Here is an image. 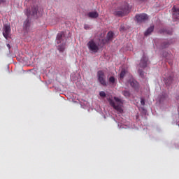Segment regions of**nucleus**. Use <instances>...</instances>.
Here are the masks:
<instances>
[{"label":"nucleus","mask_w":179,"mask_h":179,"mask_svg":"<svg viewBox=\"0 0 179 179\" xmlns=\"http://www.w3.org/2000/svg\"><path fill=\"white\" fill-rule=\"evenodd\" d=\"M138 72L140 76L143 79H145V71H143L142 69H138Z\"/></svg>","instance_id":"nucleus-17"},{"label":"nucleus","mask_w":179,"mask_h":179,"mask_svg":"<svg viewBox=\"0 0 179 179\" xmlns=\"http://www.w3.org/2000/svg\"><path fill=\"white\" fill-rule=\"evenodd\" d=\"M84 29H85V30L89 29V25L85 24V25L84 26Z\"/></svg>","instance_id":"nucleus-25"},{"label":"nucleus","mask_w":179,"mask_h":179,"mask_svg":"<svg viewBox=\"0 0 179 179\" xmlns=\"http://www.w3.org/2000/svg\"><path fill=\"white\" fill-rule=\"evenodd\" d=\"M153 30H155V27L154 26L150 27L147 29V31L145 32V34H144L145 36H149V34H150L153 31Z\"/></svg>","instance_id":"nucleus-15"},{"label":"nucleus","mask_w":179,"mask_h":179,"mask_svg":"<svg viewBox=\"0 0 179 179\" xmlns=\"http://www.w3.org/2000/svg\"><path fill=\"white\" fill-rule=\"evenodd\" d=\"M87 16L91 19H97V17H99V13H97L96 11L90 12L88 13Z\"/></svg>","instance_id":"nucleus-11"},{"label":"nucleus","mask_w":179,"mask_h":179,"mask_svg":"<svg viewBox=\"0 0 179 179\" xmlns=\"http://www.w3.org/2000/svg\"><path fill=\"white\" fill-rule=\"evenodd\" d=\"M87 45L90 51H92L93 52H97L99 51V45L94 41H89Z\"/></svg>","instance_id":"nucleus-7"},{"label":"nucleus","mask_w":179,"mask_h":179,"mask_svg":"<svg viewBox=\"0 0 179 179\" xmlns=\"http://www.w3.org/2000/svg\"><path fill=\"white\" fill-rule=\"evenodd\" d=\"M125 75H127V71L125 70H122V71L120 73V79H124Z\"/></svg>","instance_id":"nucleus-16"},{"label":"nucleus","mask_w":179,"mask_h":179,"mask_svg":"<svg viewBox=\"0 0 179 179\" xmlns=\"http://www.w3.org/2000/svg\"><path fill=\"white\" fill-rule=\"evenodd\" d=\"M148 65H149V58L144 54L140 60L139 66L145 69L148 67Z\"/></svg>","instance_id":"nucleus-5"},{"label":"nucleus","mask_w":179,"mask_h":179,"mask_svg":"<svg viewBox=\"0 0 179 179\" xmlns=\"http://www.w3.org/2000/svg\"><path fill=\"white\" fill-rule=\"evenodd\" d=\"M24 13L30 19V17H37L38 13V6H31V8L24 10Z\"/></svg>","instance_id":"nucleus-3"},{"label":"nucleus","mask_w":179,"mask_h":179,"mask_svg":"<svg viewBox=\"0 0 179 179\" xmlns=\"http://www.w3.org/2000/svg\"><path fill=\"white\" fill-rule=\"evenodd\" d=\"M109 83L110 85H114L115 83V78H114V76H110L109 78Z\"/></svg>","instance_id":"nucleus-18"},{"label":"nucleus","mask_w":179,"mask_h":179,"mask_svg":"<svg viewBox=\"0 0 179 179\" xmlns=\"http://www.w3.org/2000/svg\"><path fill=\"white\" fill-rule=\"evenodd\" d=\"M135 17L137 23H145L149 19V16L146 13L137 14Z\"/></svg>","instance_id":"nucleus-4"},{"label":"nucleus","mask_w":179,"mask_h":179,"mask_svg":"<svg viewBox=\"0 0 179 179\" xmlns=\"http://www.w3.org/2000/svg\"><path fill=\"white\" fill-rule=\"evenodd\" d=\"M169 45H170V42L169 41H164L162 43V48H167V47H169Z\"/></svg>","instance_id":"nucleus-21"},{"label":"nucleus","mask_w":179,"mask_h":179,"mask_svg":"<svg viewBox=\"0 0 179 179\" xmlns=\"http://www.w3.org/2000/svg\"><path fill=\"white\" fill-rule=\"evenodd\" d=\"M172 12H173V19L174 20V22H177V20H179V8L176 7V6H174L172 8Z\"/></svg>","instance_id":"nucleus-8"},{"label":"nucleus","mask_w":179,"mask_h":179,"mask_svg":"<svg viewBox=\"0 0 179 179\" xmlns=\"http://www.w3.org/2000/svg\"><path fill=\"white\" fill-rule=\"evenodd\" d=\"M130 86H131V87H133V89H135L136 90L139 89V83L136 80L131 81Z\"/></svg>","instance_id":"nucleus-12"},{"label":"nucleus","mask_w":179,"mask_h":179,"mask_svg":"<svg viewBox=\"0 0 179 179\" xmlns=\"http://www.w3.org/2000/svg\"><path fill=\"white\" fill-rule=\"evenodd\" d=\"M113 37H114V33L111 31H109L107 34V36H106L107 41H111V40H113Z\"/></svg>","instance_id":"nucleus-14"},{"label":"nucleus","mask_w":179,"mask_h":179,"mask_svg":"<svg viewBox=\"0 0 179 179\" xmlns=\"http://www.w3.org/2000/svg\"><path fill=\"white\" fill-rule=\"evenodd\" d=\"M121 30H124V26H122V25L120 27V31H121Z\"/></svg>","instance_id":"nucleus-27"},{"label":"nucleus","mask_w":179,"mask_h":179,"mask_svg":"<svg viewBox=\"0 0 179 179\" xmlns=\"http://www.w3.org/2000/svg\"><path fill=\"white\" fill-rule=\"evenodd\" d=\"M98 80L102 85V86H107V82L104 78V72L103 71H99L97 72Z\"/></svg>","instance_id":"nucleus-6"},{"label":"nucleus","mask_w":179,"mask_h":179,"mask_svg":"<svg viewBox=\"0 0 179 179\" xmlns=\"http://www.w3.org/2000/svg\"><path fill=\"white\" fill-rule=\"evenodd\" d=\"M10 33V26L6 25L3 31V35L5 38H8L9 37V34Z\"/></svg>","instance_id":"nucleus-9"},{"label":"nucleus","mask_w":179,"mask_h":179,"mask_svg":"<svg viewBox=\"0 0 179 179\" xmlns=\"http://www.w3.org/2000/svg\"><path fill=\"white\" fill-rule=\"evenodd\" d=\"M23 27L25 31H29V30H30V18L28 17L24 22Z\"/></svg>","instance_id":"nucleus-10"},{"label":"nucleus","mask_w":179,"mask_h":179,"mask_svg":"<svg viewBox=\"0 0 179 179\" xmlns=\"http://www.w3.org/2000/svg\"><path fill=\"white\" fill-rule=\"evenodd\" d=\"M122 94L124 97H129V96H131V93L129 92V91H123L122 92Z\"/></svg>","instance_id":"nucleus-20"},{"label":"nucleus","mask_w":179,"mask_h":179,"mask_svg":"<svg viewBox=\"0 0 179 179\" xmlns=\"http://www.w3.org/2000/svg\"><path fill=\"white\" fill-rule=\"evenodd\" d=\"M62 37H64V32H60L57 36V44H60L62 41Z\"/></svg>","instance_id":"nucleus-13"},{"label":"nucleus","mask_w":179,"mask_h":179,"mask_svg":"<svg viewBox=\"0 0 179 179\" xmlns=\"http://www.w3.org/2000/svg\"><path fill=\"white\" fill-rule=\"evenodd\" d=\"M141 106H145V99L141 100Z\"/></svg>","instance_id":"nucleus-24"},{"label":"nucleus","mask_w":179,"mask_h":179,"mask_svg":"<svg viewBox=\"0 0 179 179\" xmlns=\"http://www.w3.org/2000/svg\"><path fill=\"white\" fill-rule=\"evenodd\" d=\"M99 96L101 97H106L107 96V94H106V92H104V91H101L99 92Z\"/></svg>","instance_id":"nucleus-22"},{"label":"nucleus","mask_w":179,"mask_h":179,"mask_svg":"<svg viewBox=\"0 0 179 179\" xmlns=\"http://www.w3.org/2000/svg\"><path fill=\"white\" fill-rule=\"evenodd\" d=\"M57 49L59 50V51H60L61 52H64V50H65V45H60L58 46Z\"/></svg>","instance_id":"nucleus-19"},{"label":"nucleus","mask_w":179,"mask_h":179,"mask_svg":"<svg viewBox=\"0 0 179 179\" xmlns=\"http://www.w3.org/2000/svg\"><path fill=\"white\" fill-rule=\"evenodd\" d=\"M114 100L116 102V104L115 102H114ZM114 100L111 99V98H108V101L110 106L113 107V108L116 110V111H118V113H123L124 110H122V108H121V106H122V101L117 96L114 97Z\"/></svg>","instance_id":"nucleus-2"},{"label":"nucleus","mask_w":179,"mask_h":179,"mask_svg":"<svg viewBox=\"0 0 179 179\" xmlns=\"http://www.w3.org/2000/svg\"><path fill=\"white\" fill-rule=\"evenodd\" d=\"M113 15L117 17H122L129 13V5L127 2L122 3V6H118L113 11Z\"/></svg>","instance_id":"nucleus-1"},{"label":"nucleus","mask_w":179,"mask_h":179,"mask_svg":"<svg viewBox=\"0 0 179 179\" xmlns=\"http://www.w3.org/2000/svg\"><path fill=\"white\" fill-rule=\"evenodd\" d=\"M140 1H145V0H140Z\"/></svg>","instance_id":"nucleus-28"},{"label":"nucleus","mask_w":179,"mask_h":179,"mask_svg":"<svg viewBox=\"0 0 179 179\" xmlns=\"http://www.w3.org/2000/svg\"><path fill=\"white\" fill-rule=\"evenodd\" d=\"M166 97H167V94L162 95V96L160 99V101H163V98L166 99Z\"/></svg>","instance_id":"nucleus-23"},{"label":"nucleus","mask_w":179,"mask_h":179,"mask_svg":"<svg viewBox=\"0 0 179 179\" xmlns=\"http://www.w3.org/2000/svg\"><path fill=\"white\" fill-rule=\"evenodd\" d=\"M3 3H5V0H0V5Z\"/></svg>","instance_id":"nucleus-26"}]
</instances>
